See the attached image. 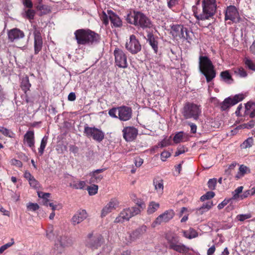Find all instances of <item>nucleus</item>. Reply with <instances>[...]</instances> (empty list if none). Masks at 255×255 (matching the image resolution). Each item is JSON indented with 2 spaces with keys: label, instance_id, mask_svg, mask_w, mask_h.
<instances>
[{
  "label": "nucleus",
  "instance_id": "nucleus-1",
  "mask_svg": "<svg viewBox=\"0 0 255 255\" xmlns=\"http://www.w3.org/2000/svg\"><path fill=\"white\" fill-rule=\"evenodd\" d=\"M74 34L79 45L93 44L100 40L99 35L89 29H78L75 31Z\"/></svg>",
  "mask_w": 255,
  "mask_h": 255
},
{
  "label": "nucleus",
  "instance_id": "nucleus-2",
  "mask_svg": "<svg viewBox=\"0 0 255 255\" xmlns=\"http://www.w3.org/2000/svg\"><path fill=\"white\" fill-rule=\"evenodd\" d=\"M199 60V70L205 76L207 82L209 83L214 79L216 75L214 66L206 56H200Z\"/></svg>",
  "mask_w": 255,
  "mask_h": 255
},
{
  "label": "nucleus",
  "instance_id": "nucleus-3",
  "mask_svg": "<svg viewBox=\"0 0 255 255\" xmlns=\"http://www.w3.org/2000/svg\"><path fill=\"white\" fill-rule=\"evenodd\" d=\"M202 11L200 13L194 12L195 17L201 20L208 19L215 13L217 9L216 0H202Z\"/></svg>",
  "mask_w": 255,
  "mask_h": 255
},
{
  "label": "nucleus",
  "instance_id": "nucleus-4",
  "mask_svg": "<svg viewBox=\"0 0 255 255\" xmlns=\"http://www.w3.org/2000/svg\"><path fill=\"white\" fill-rule=\"evenodd\" d=\"M127 20L128 23L143 29L149 28L152 26L150 20L139 11H134L132 13L128 15Z\"/></svg>",
  "mask_w": 255,
  "mask_h": 255
},
{
  "label": "nucleus",
  "instance_id": "nucleus-5",
  "mask_svg": "<svg viewBox=\"0 0 255 255\" xmlns=\"http://www.w3.org/2000/svg\"><path fill=\"white\" fill-rule=\"evenodd\" d=\"M138 207H132L124 209L115 219L114 222L123 223L125 221H128L132 217L139 214L140 212V209H143L145 208V204L141 202L138 205Z\"/></svg>",
  "mask_w": 255,
  "mask_h": 255
},
{
  "label": "nucleus",
  "instance_id": "nucleus-6",
  "mask_svg": "<svg viewBox=\"0 0 255 255\" xmlns=\"http://www.w3.org/2000/svg\"><path fill=\"white\" fill-rule=\"evenodd\" d=\"M201 112L200 105L190 102L186 103L182 110V114L185 119H193L194 120L199 119Z\"/></svg>",
  "mask_w": 255,
  "mask_h": 255
},
{
  "label": "nucleus",
  "instance_id": "nucleus-7",
  "mask_svg": "<svg viewBox=\"0 0 255 255\" xmlns=\"http://www.w3.org/2000/svg\"><path fill=\"white\" fill-rule=\"evenodd\" d=\"M170 34L175 39H185L188 42L192 40L193 33L182 25H174L171 27Z\"/></svg>",
  "mask_w": 255,
  "mask_h": 255
},
{
  "label": "nucleus",
  "instance_id": "nucleus-8",
  "mask_svg": "<svg viewBox=\"0 0 255 255\" xmlns=\"http://www.w3.org/2000/svg\"><path fill=\"white\" fill-rule=\"evenodd\" d=\"M73 244L72 240L66 236H61L57 238L55 242L53 251L56 255L64 252L65 248L71 246Z\"/></svg>",
  "mask_w": 255,
  "mask_h": 255
},
{
  "label": "nucleus",
  "instance_id": "nucleus-9",
  "mask_svg": "<svg viewBox=\"0 0 255 255\" xmlns=\"http://www.w3.org/2000/svg\"><path fill=\"white\" fill-rule=\"evenodd\" d=\"M126 49L132 54H136L141 50V45L136 36L132 34L125 44Z\"/></svg>",
  "mask_w": 255,
  "mask_h": 255
},
{
  "label": "nucleus",
  "instance_id": "nucleus-10",
  "mask_svg": "<svg viewBox=\"0 0 255 255\" xmlns=\"http://www.w3.org/2000/svg\"><path fill=\"white\" fill-rule=\"evenodd\" d=\"M103 243V239L100 234H89L86 239V246L92 249H96Z\"/></svg>",
  "mask_w": 255,
  "mask_h": 255
},
{
  "label": "nucleus",
  "instance_id": "nucleus-11",
  "mask_svg": "<svg viewBox=\"0 0 255 255\" xmlns=\"http://www.w3.org/2000/svg\"><path fill=\"white\" fill-rule=\"evenodd\" d=\"M84 133L88 137H92L93 139L98 142L102 141L104 137V133L95 128L85 127Z\"/></svg>",
  "mask_w": 255,
  "mask_h": 255
},
{
  "label": "nucleus",
  "instance_id": "nucleus-12",
  "mask_svg": "<svg viewBox=\"0 0 255 255\" xmlns=\"http://www.w3.org/2000/svg\"><path fill=\"white\" fill-rule=\"evenodd\" d=\"M114 53L116 65L123 68L127 67V57L125 53L122 50L116 48Z\"/></svg>",
  "mask_w": 255,
  "mask_h": 255
},
{
  "label": "nucleus",
  "instance_id": "nucleus-13",
  "mask_svg": "<svg viewBox=\"0 0 255 255\" xmlns=\"http://www.w3.org/2000/svg\"><path fill=\"white\" fill-rule=\"evenodd\" d=\"M147 226L142 225L130 233L128 234V237H126V240L128 243H131L140 239L147 231Z\"/></svg>",
  "mask_w": 255,
  "mask_h": 255
},
{
  "label": "nucleus",
  "instance_id": "nucleus-14",
  "mask_svg": "<svg viewBox=\"0 0 255 255\" xmlns=\"http://www.w3.org/2000/svg\"><path fill=\"white\" fill-rule=\"evenodd\" d=\"M240 16L239 12L234 5H230L227 7L225 13V20H230L233 22L237 23L240 21Z\"/></svg>",
  "mask_w": 255,
  "mask_h": 255
},
{
  "label": "nucleus",
  "instance_id": "nucleus-15",
  "mask_svg": "<svg viewBox=\"0 0 255 255\" xmlns=\"http://www.w3.org/2000/svg\"><path fill=\"white\" fill-rule=\"evenodd\" d=\"M174 215V214L172 210L166 211L156 218L155 221L152 223L151 227L155 228L157 225L168 222L173 218Z\"/></svg>",
  "mask_w": 255,
  "mask_h": 255
},
{
  "label": "nucleus",
  "instance_id": "nucleus-16",
  "mask_svg": "<svg viewBox=\"0 0 255 255\" xmlns=\"http://www.w3.org/2000/svg\"><path fill=\"white\" fill-rule=\"evenodd\" d=\"M137 130L133 127L125 128L123 130V137L127 141H131L136 137Z\"/></svg>",
  "mask_w": 255,
  "mask_h": 255
},
{
  "label": "nucleus",
  "instance_id": "nucleus-17",
  "mask_svg": "<svg viewBox=\"0 0 255 255\" xmlns=\"http://www.w3.org/2000/svg\"><path fill=\"white\" fill-rule=\"evenodd\" d=\"M119 202L116 199H112L105 206L101 211V216L103 218L108 214L112 212L118 207Z\"/></svg>",
  "mask_w": 255,
  "mask_h": 255
},
{
  "label": "nucleus",
  "instance_id": "nucleus-18",
  "mask_svg": "<svg viewBox=\"0 0 255 255\" xmlns=\"http://www.w3.org/2000/svg\"><path fill=\"white\" fill-rule=\"evenodd\" d=\"M119 109V118L123 121L129 120L132 115V110L130 108L127 106H122L118 107Z\"/></svg>",
  "mask_w": 255,
  "mask_h": 255
},
{
  "label": "nucleus",
  "instance_id": "nucleus-19",
  "mask_svg": "<svg viewBox=\"0 0 255 255\" xmlns=\"http://www.w3.org/2000/svg\"><path fill=\"white\" fill-rule=\"evenodd\" d=\"M33 34L34 36V53L36 54L41 50L43 42L39 30L35 29Z\"/></svg>",
  "mask_w": 255,
  "mask_h": 255
},
{
  "label": "nucleus",
  "instance_id": "nucleus-20",
  "mask_svg": "<svg viewBox=\"0 0 255 255\" xmlns=\"http://www.w3.org/2000/svg\"><path fill=\"white\" fill-rule=\"evenodd\" d=\"M106 170V168H101L95 170L90 173L91 178L90 179V183H98L103 178V176L101 174Z\"/></svg>",
  "mask_w": 255,
  "mask_h": 255
},
{
  "label": "nucleus",
  "instance_id": "nucleus-21",
  "mask_svg": "<svg viewBox=\"0 0 255 255\" xmlns=\"http://www.w3.org/2000/svg\"><path fill=\"white\" fill-rule=\"evenodd\" d=\"M8 37L11 42L22 38L24 37L23 32L18 28H13L8 31Z\"/></svg>",
  "mask_w": 255,
  "mask_h": 255
},
{
  "label": "nucleus",
  "instance_id": "nucleus-22",
  "mask_svg": "<svg viewBox=\"0 0 255 255\" xmlns=\"http://www.w3.org/2000/svg\"><path fill=\"white\" fill-rule=\"evenodd\" d=\"M87 217V213L85 210L77 212L72 218L71 221L73 225L80 224Z\"/></svg>",
  "mask_w": 255,
  "mask_h": 255
},
{
  "label": "nucleus",
  "instance_id": "nucleus-23",
  "mask_svg": "<svg viewBox=\"0 0 255 255\" xmlns=\"http://www.w3.org/2000/svg\"><path fill=\"white\" fill-rule=\"evenodd\" d=\"M107 13L109 14V19L111 20L112 24L115 27H120L122 25V22L120 17L113 12L112 10H107Z\"/></svg>",
  "mask_w": 255,
  "mask_h": 255
},
{
  "label": "nucleus",
  "instance_id": "nucleus-24",
  "mask_svg": "<svg viewBox=\"0 0 255 255\" xmlns=\"http://www.w3.org/2000/svg\"><path fill=\"white\" fill-rule=\"evenodd\" d=\"M24 141L26 142L28 146L33 149L34 147V134L33 130L26 132L24 136Z\"/></svg>",
  "mask_w": 255,
  "mask_h": 255
},
{
  "label": "nucleus",
  "instance_id": "nucleus-25",
  "mask_svg": "<svg viewBox=\"0 0 255 255\" xmlns=\"http://www.w3.org/2000/svg\"><path fill=\"white\" fill-rule=\"evenodd\" d=\"M170 249L181 254H186L190 250V249L189 247L180 243L179 241L177 243L172 246V247H171Z\"/></svg>",
  "mask_w": 255,
  "mask_h": 255
},
{
  "label": "nucleus",
  "instance_id": "nucleus-26",
  "mask_svg": "<svg viewBox=\"0 0 255 255\" xmlns=\"http://www.w3.org/2000/svg\"><path fill=\"white\" fill-rule=\"evenodd\" d=\"M165 239L169 244L170 249L179 241V237L175 234L172 233H167L165 235Z\"/></svg>",
  "mask_w": 255,
  "mask_h": 255
},
{
  "label": "nucleus",
  "instance_id": "nucleus-27",
  "mask_svg": "<svg viewBox=\"0 0 255 255\" xmlns=\"http://www.w3.org/2000/svg\"><path fill=\"white\" fill-rule=\"evenodd\" d=\"M153 185L154 186V189L157 193L161 195L163 192V181L161 179L155 178L153 180Z\"/></svg>",
  "mask_w": 255,
  "mask_h": 255
},
{
  "label": "nucleus",
  "instance_id": "nucleus-28",
  "mask_svg": "<svg viewBox=\"0 0 255 255\" xmlns=\"http://www.w3.org/2000/svg\"><path fill=\"white\" fill-rule=\"evenodd\" d=\"M147 37V40L149 44L152 47L154 53H157L158 51V41L157 38H155L151 33H148Z\"/></svg>",
  "mask_w": 255,
  "mask_h": 255
},
{
  "label": "nucleus",
  "instance_id": "nucleus-29",
  "mask_svg": "<svg viewBox=\"0 0 255 255\" xmlns=\"http://www.w3.org/2000/svg\"><path fill=\"white\" fill-rule=\"evenodd\" d=\"M238 103V101L232 102L231 98H227L221 104V109L222 111H225L229 108L231 106L236 105Z\"/></svg>",
  "mask_w": 255,
  "mask_h": 255
},
{
  "label": "nucleus",
  "instance_id": "nucleus-30",
  "mask_svg": "<svg viewBox=\"0 0 255 255\" xmlns=\"http://www.w3.org/2000/svg\"><path fill=\"white\" fill-rule=\"evenodd\" d=\"M188 140L186 134L182 131L176 133L173 137V141L175 143L186 141Z\"/></svg>",
  "mask_w": 255,
  "mask_h": 255
},
{
  "label": "nucleus",
  "instance_id": "nucleus-31",
  "mask_svg": "<svg viewBox=\"0 0 255 255\" xmlns=\"http://www.w3.org/2000/svg\"><path fill=\"white\" fill-rule=\"evenodd\" d=\"M251 172L250 169L244 165H241L239 167V170L235 176L237 179H239L243 177L246 174L249 173Z\"/></svg>",
  "mask_w": 255,
  "mask_h": 255
},
{
  "label": "nucleus",
  "instance_id": "nucleus-32",
  "mask_svg": "<svg viewBox=\"0 0 255 255\" xmlns=\"http://www.w3.org/2000/svg\"><path fill=\"white\" fill-rule=\"evenodd\" d=\"M31 84L29 83V79L27 76L23 77L21 79V88L25 93L29 90Z\"/></svg>",
  "mask_w": 255,
  "mask_h": 255
},
{
  "label": "nucleus",
  "instance_id": "nucleus-33",
  "mask_svg": "<svg viewBox=\"0 0 255 255\" xmlns=\"http://www.w3.org/2000/svg\"><path fill=\"white\" fill-rule=\"evenodd\" d=\"M212 202H207L205 204H204L201 207L198 209L197 211L198 213L200 215L203 214L204 212L209 210L213 206Z\"/></svg>",
  "mask_w": 255,
  "mask_h": 255
},
{
  "label": "nucleus",
  "instance_id": "nucleus-34",
  "mask_svg": "<svg viewBox=\"0 0 255 255\" xmlns=\"http://www.w3.org/2000/svg\"><path fill=\"white\" fill-rule=\"evenodd\" d=\"M184 236L188 239H191L198 237L197 232L193 229L190 228L188 231L183 232Z\"/></svg>",
  "mask_w": 255,
  "mask_h": 255
},
{
  "label": "nucleus",
  "instance_id": "nucleus-35",
  "mask_svg": "<svg viewBox=\"0 0 255 255\" xmlns=\"http://www.w3.org/2000/svg\"><path fill=\"white\" fill-rule=\"evenodd\" d=\"M159 208V204L154 201L150 202L147 208V213L151 214L154 213Z\"/></svg>",
  "mask_w": 255,
  "mask_h": 255
},
{
  "label": "nucleus",
  "instance_id": "nucleus-36",
  "mask_svg": "<svg viewBox=\"0 0 255 255\" xmlns=\"http://www.w3.org/2000/svg\"><path fill=\"white\" fill-rule=\"evenodd\" d=\"M220 76L222 80L228 84H230L233 81L231 75L227 70L222 72Z\"/></svg>",
  "mask_w": 255,
  "mask_h": 255
},
{
  "label": "nucleus",
  "instance_id": "nucleus-37",
  "mask_svg": "<svg viewBox=\"0 0 255 255\" xmlns=\"http://www.w3.org/2000/svg\"><path fill=\"white\" fill-rule=\"evenodd\" d=\"M254 140L252 137H249L245 140L240 145L242 149H247L252 146Z\"/></svg>",
  "mask_w": 255,
  "mask_h": 255
},
{
  "label": "nucleus",
  "instance_id": "nucleus-38",
  "mask_svg": "<svg viewBox=\"0 0 255 255\" xmlns=\"http://www.w3.org/2000/svg\"><path fill=\"white\" fill-rule=\"evenodd\" d=\"M69 186L76 189H83L85 186V182L84 181H80L78 182L74 181L73 183H71Z\"/></svg>",
  "mask_w": 255,
  "mask_h": 255
},
{
  "label": "nucleus",
  "instance_id": "nucleus-39",
  "mask_svg": "<svg viewBox=\"0 0 255 255\" xmlns=\"http://www.w3.org/2000/svg\"><path fill=\"white\" fill-rule=\"evenodd\" d=\"M48 140V137L46 136H45L43 137V138L41 140L40 146L39 148L38 149V151L40 154V155H42L44 150V149L45 148V146L46 145L47 142Z\"/></svg>",
  "mask_w": 255,
  "mask_h": 255
},
{
  "label": "nucleus",
  "instance_id": "nucleus-40",
  "mask_svg": "<svg viewBox=\"0 0 255 255\" xmlns=\"http://www.w3.org/2000/svg\"><path fill=\"white\" fill-rule=\"evenodd\" d=\"M243 188V186H239L235 190V191L232 192L233 197L232 199L234 200L240 199L241 195H240V194L242 192Z\"/></svg>",
  "mask_w": 255,
  "mask_h": 255
},
{
  "label": "nucleus",
  "instance_id": "nucleus-41",
  "mask_svg": "<svg viewBox=\"0 0 255 255\" xmlns=\"http://www.w3.org/2000/svg\"><path fill=\"white\" fill-rule=\"evenodd\" d=\"M234 73L241 77L245 78L248 75L247 72L243 67H240L234 70Z\"/></svg>",
  "mask_w": 255,
  "mask_h": 255
},
{
  "label": "nucleus",
  "instance_id": "nucleus-42",
  "mask_svg": "<svg viewBox=\"0 0 255 255\" xmlns=\"http://www.w3.org/2000/svg\"><path fill=\"white\" fill-rule=\"evenodd\" d=\"M246 66L250 70L255 71V64L252 60L248 57H245L244 60Z\"/></svg>",
  "mask_w": 255,
  "mask_h": 255
},
{
  "label": "nucleus",
  "instance_id": "nucleus-43",
  "mask_svg": "<svg viewBox=\"0 0 255 255\" xmlns=\"http://www.w3.org/2000/svg\"><path fill=\"white\" fill-rule=\"evenodd\" d=\"M215 193L213 191L207 192L205 194L202 195L200 197V200L201 201H204L205 200H209L215 196Z\"/></svg>",
  "mask_w": 255,
  "mask_h": 255
},
{
  "label": "nucleus",
  "instance_id": "nucleus-44",
  "mask_svg": "<svg viewBox=\"0 0 255 255\" xmlns=\"http://www.w3.org/2000/svg\"><path fill=\"white\" fill-rule=\"evenodd\" d=\"M237 165V163L235 161L233 162L231 164L229 165L228 168L225 171V174L227 176L230 175Z\"/></svg>",
  "mask_w": 255,
  "mask_h": 255
},
{
  "label": "nucleus",
  "instance_id": "nucleus-45",
  "mask_svg": "<svg viewBox=\"0 0 255 255\" xmlns=\"http://www.w3.org/2000/svg\"><path fill=\"white\" fill-rule=\"evenodd\" d=\"M98 190V186L95 184H93L88 188V192L90 195H95L97 193Z\"/></svg>",
  "mask_w": 255,
  "mask_h": 255
},
{
  "label": "nucleus",
  "instance_id": "nucleus-46",
  "mask_svg": "<svg viewBox=\"0 0 255 255\" xmlns=\"http://www.w3.org/2000/svg\"><path fill=\"white\" fill-rule=\"evenodd\" d=\"M170 144V137L167 138H164L161 142L158 144V147H164Z\"/></svg>",
  "mask_w": 255,
  "mask_h": 255
},
{
  "label": "nucleus",
  "instance_id": "nucleus-47",
  "mask_svg": "<svg viewBox=\"0 0 255 255\" xmlns=\"http://www.w3.org/2000/svg\"><path fill=\"white\" fill-rule=\"evenodd\" d=\"M26 207L28 210L32 211H35L39 208V205L37 203H29Z\"/></svg>",
  "mask_w": 255,
  "mask_h": 255
},
{
  "label": "nucleus",
  "instance_id": "nucleus-48",
  "mask_svg": "<svg viewBox=\"0 0 255 255\" xmlns=\"http://www.w3.org/2000/svg\"><path fill=\"white\" fill-rule=\"evenodd\" d=\"M14 242L13 241V239L11 240V242H9L8 243H6V244L2 246L0 248V254H2L5 250H6L7 249L11 247L12 245L14 244Z\"/></svg>",
  "mask_w": 255,
  "mask_h": 255
},
{
  "label": "nucleus",
  "instance_id": "nucleus-49",
  "mask_svg": "<svg viewBox=\"0 0 255 255\" xmlns=\"http://www.w3.org/2000/svg\"><path fill=\"white\" fill-rule=\"evenodd\" d=\"M117 113H118V114L119 115L118 107L112 108L111 110H110L109 111V115L113 118H119V116H118L117 115Z\"/></svg>",
  "mask_w": 255,
  "mask_h": 255
},
{
  "label": "nucleus",
  "instance_id": "nucleus-50",
  "mask_svg": "<svg viewBox=\"0 0 255 255\" xmlns=\"http://www.w3.org/2000/svg\"><path fill=\"white\" fill-rule=\"evenodd\" d=\"M217 184V180L215 178L210 179L208 182V186L211 190H214L215 189V187Z\"/></svg>",
  "mask_w": 255,
  "mask_h": 255
},
{
  "label": "nucleus",
  "instance_id": "nucleus-51",
  "mask_svg": "<svg viewBox=\"0 0 255 255\" xmlns=\"http://www.w3.org/2000/svg\"><path fill=\"white\" fill-rule=\"evenodd\" d=\"M35 12L34 10L28 9L25 11V15L29 20L33 19L35 15Z\"/></svg>",
  "mask_w": 255,
  "mask_h": 255
},
{
  "label": "nucleus",
  "instance_id": "nucleus-52",
  "mask_svg": "<svg viewBox=\"0 0 255 255\" xmlns=\"http://www.w3.org/2000/svg\"><path fill=\"white\" fill-rule=\"evenodd\" d=\"M30 186L34 189H38L40 187L39 182L33 177L29 181Z\"/></svg>",
  "mask_w": 255,
  "mask_h": 255
},
{
  "label": "nucleus",
  "instance_id": "nucleus-53",
  "mask_svg": "<svg viewBox=\"0 0 255 255\" xmlns=\"http://www.w3.org/2000/svg\"><path fill=\"white\" fill-rule=\"evenodd\" d=\"M101 18L103 23L106 25L109 23V14H107L105 11L103 12L101 16Z\"/></svg>",
  "mask_w": 255,
  "mask_h": 255
},
{
  "label": "nucleus",
  "instance_id": "nucleus-54",
  "mask_svg": "<svg viewBox=\"0 0 255 255\" xmlns=\"http://www.w3.org/2000/svg\"><path fill=\"white\" fill-rule=\"evenodd\" d=\"M251 217L250 214H241L237 216V218L240 221H244L246 219H249Z\"/></svg>",
  "mask_w": 255,
  "mask_h": 255
},
{
  "label": "nucleus",
  "instance_id": "nucleus-55",
  "mask_svg": "<svg viewBox=\"0 0 255 255\" xmlns=\"http://www.w3.org/2000/svg\"><path fill=\"white\" fill-rule=\"evenodd\" d=\"M46 236L49 240H53L55 236V234L53 232V227H51V229L47 232Z\"/></svg>",
  "mask_w": 255,
  "mask_h": 255
},
{
  "label": "nucleus",
  "instance_id": "nucleus-56",
  "mask_svg": "<svg viewBox=\"0 0 255 255\" xmlns=\"http://www.w3.org/2000/svg\"><path fill=\"white\" fill-rule=\"evenodd\" d=\"M178 0H169L167 2L168 7L169 8H172L175 5L178 4Z\"/></svg>",
  "mask_w": 255,
  "mask_h": 255
},
{
  "label": "nucleus",
  "instance_id": "nucleus-57",
  "mask_svg": "<svg viewBox=\"0 0 255 255\" xmlns=\"http://www.w3.org/2000/svg\"><path fill=\"white\" fill-rule=\"evenodd\" d=\"M143 162V160L139 157H136L134 158V164L136 167H140Z\"/></svg>",
  "mask_w": 255,
  "mask_h": 255
},
{
  "label": "nucleus",
  "instance_id": "nucleus-58",
  "mask_svg": "<svg viewBox=\"0 0 255 255\" xmlns=\"http://www.w3.org/2000/svg\"><path fill=\"white\" fill-rule=\"evenodd\" d=\"M170 153L166 151H163L161 153V159L162 161H164L166 159L170 156Z\"/></svg>",
  "mask_w": 255,
  "mask_h": 255
},
{
  "label": "nucleus",
  "instance_id": "nucleus-59",
  "mask_svg": "<svg viewBox=\"0 0 255 255\" xmlns=\"http://www.w3.org/2000/svg\"><path fill=\"white\" fill-rule=\"evenodd\" d=\"M38 196L40 198H42L44 199H47L50 197V194L49 193H43L42 192H37Z\"/></svg>",
  "mask_w": 255,
  "mask_h": 255
},
{
  "label": "nucleus",
  "instance_id": "nucleus-60",
  "mask_svg": "<svg viewBox=\"0 0 255 255\" xmlns=\"http://www.w3.org/2000/svg\"><path fill=\"white\" fill-rule=\"evenodd\" d=\"M11 163L12 165H15L18 167H21L22 166V163L20 160L15 159H13L11 160Z\"/></svg>",
  "mask_w": 255,
  "mask_h": 255
},
{
  "label": "nucleus",
  "instance_id": "nucleus-61",
  "mask_svg": "<svg viewBox=\"0 0 255 255\" xmlns=\"http://www.w3.org/2000/svg\"><path fill=\"white\" fill-rule=\"evenodd\" d=\"M186 151H187V150H185V147H184L178 148L177 151L175 153V156H177L180 154L184 153Z\"/></svg>",
  "mask_w": 255,
  "mask_h": 255
},
{
  "label": "nucleus",
  "instance_id": "nucleus-62",
  "mask_svg": "<svg viewBox=\"0 0 255 255\" xmlns=\"http://www.w3.org/2000/svg\"><path fill=\"white\" fill-rule=\"evenodd\" d=\"M231 199H228L226 200L225 199L223 201H222L221 203H220L218 205V208L220 210L223 208L227 204L229 203V201H230Z\"/></svg>",
  "mask_w": 255,
  "mask_h": 255
},
{
  "label": "nucleus",
  "instance_id": "nucleus-63",
  "mask_svg": "<svg viewBox=\"0 0 255 255\" xmlns=\"http://www.w3.org/2000/svg\"><path fill=\"white\" fill-rule=\"evenodd\" d=\"M69 150L70 152L76 154L79 151V148L77 146L74 145H71L69 146Z\"/></svg>",
  "mask_w": 255,
  "mask_h": 255
},
{
  "label": "nucleus",
  "instance_id": "nucleus-64",
  "mask_svg": "<svg viewBox=\"0 0 255 255\" xmlns=\"http://www.w3.org/2000/svg\"><path fill=\"white\" fill-rule=\"evenodd\" d=\"M188 125L190 126L191 128V132L193 133H195L196 132L197 130V126L195 124L190 123L188 124Z\"/></svg>",
  "mask_w": 255,
  "mask_h": 255
}]
</instances>
